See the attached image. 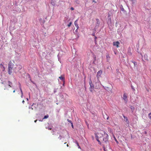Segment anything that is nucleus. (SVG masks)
<instances>
[{
  "instance_id": "obj_18",
  "label": "nucleus",
  "mask_w": 151,
  "mask_h": 151,
  "mask_svg": "<svg viewBox=\"0 0 151 151\" xmlns=\"http://www.w3.org/2000/svg\"><path fill=\"white\" fill-rule=\"evenodd\" d=\"M94 88H89V90L91 92H92L93 91V90L94 89Z\"/></svg>"
},
{
  "instance_id": "obj_28",
  "label": "nucleus",
  "mask_w": 151,
  "mask_h": 151,
  "mask_svg": "<svg viewBox=\"0 0 151 151\" xmlns=\"http://www.w3.org/2000/svg\"><path fill=\"white\" fill-rule=\"evenodd\" d=\"M71 126H72V127L73 128V123H71Z\"/></svg>"
},
{
  "instance_id": "obj_17",
  "label": "nucleus",
  "mask_w": 151,
  "mask_h": 151,
  "mask_svg": "<svg viewBox=\"0 0 151 151\" xmlns=\"http://www.w3.org/2000/svg\"><path fill=\"white\" fill-rule=\"evenodd\" d=\"M59 78L61 80H63L64 79V78L62 76L59 77Z\"/></svg>"
},
{
  "instance_id": "obj_30",
  "label": "nucleus",
  "mask_w": 151,
  "mask_h": 151,
  "mask_svg": "<svg viewBox=\"0 0 151 151\" xmlns=\"http://www.w3.org/2000/svg\"><path fill=\"white\" fill-rule=\"evenodd\" d=\"M24 100H23L22 101V103H24Z\"/></svg>"
},
{
  "instance_id": "obj_24",
  "label": "nucleus",
  "mask_w": 151,
  "mask_h": 151,
  "mask_svg": "<svg viewBox=\"0 0 151 151\" xmlns=\"http://www.w3.org/2000/svg\"><path fill=\"white\" fill-rule=\"evenodd\" d=\"M67 121L68 122H70L71 124L72 123V121L71 120H69V119H67Z\"/></svg>"
},
{
  "instance_id": "obj_36",
  "label": "nucleus",
  "mask_w": 151,
  "mask_h": 151,
  "mask_svg": "<svg viewBox=\"0 0 151 151\" xmlns=\"http://www.w3.org/2000/svg\"><path fill=\"white\" fill-rule=\"evenodd\" d=\"M132 1H135V0H131Z\"/></svg>"
},
{
  "instance_id": "obj_25",
  "label": "nucleus",
  "mask_w": 151,
  "mask_h": 151,
  "mask_svg": "<svg viewBox=\"0 0 151 151\" xmlns=\"http://www.w3.org/2000/svg\"><path fill=\"white\" fill-rule=\"evenodd\" d=\"M75 2L77 4H79L78 2V0H75Z\"/></svg>"
},
{
  "instance_id": "obj_2",
  "label": "nucleus",
  "mask_w": 151,
  "mask_h": 151,
  "mask_svg": "<svg viewBox=\"0 0 151 151\" xmlns=\"http://www.w3.org/2000/svg\"><path fill=\"white\" fill-rule=\"evenodd\" d=\"M14 61L10 60L9 61V64L8 67H11L13 68L14 66Z\"/></svg>"
},
{
  "instance_id": "obj_40",
  "label": "nucleus",
  "mask_w": 151,
  "mask_h": 151,
  "mask_svg": "<svg viewBox=\"0 0 151 151\" xmlns=\"http://www.w3.org/2000/svg\"><path fill=\"white\" fill-rule=\"evenodd\" d=\"M116 142H117V143H118V141H116Z\"/></svg>"
},
{
  "instance_id": "obj_29",
  "label": "nucleus",
  "mask_w": 151,
  "mask_h": 151,
  "mask_svg": "<svg viewBox=\"0 0 151 151\" xmlns=\"http://www.w3.org/2000/svg\"><path fill=\"white\" fill-rule=\"evenodd\" d=\"M109 118V116H108L106 118V119H108Z\"/></svg>"
},
{
  "instance_id": "obj_39",
  "label": "nucleus",
  "mask_w": 151,
  "mask_h": 151,
  "mask_svg": "<svg viewBox=\"0 0 151 151\" xmlns=\"http://www.w3.org/2000/svg\"><path fill=\"white\" fill-rule=\"evenodd\" d=\"M95 84H97V82L95 83Z\"/></svg>"
},
{
  "instance_id": "obj_10",
  "label": "nucleus",
  "mask_w": 151,
  "mask_h": 151,
  "mask_svg": "<svg viewBox=\"0 0 151 151\" xmlns=\"http://www.w3.org/2000/svg\"><path fill=\"white\" fill-rule=\"evenodd\" d=\"M4 63H2L0 64V68L1 69L2 71H4L5 70V67L4 66Z\"/></svg>"
},
{
  "instance_id": "obj_26",
  "label": "nucleus",
  "mask_w": 151,
  "mask_h": 151,
  "mask_svg": "<svg viewBox=\"0 0 151 151\" xmlns=\"http://www.w3.org/2000/svg\"><path fill=\"white\" fill-rule=\"evenodd\" d=\"M70 9L72 10H74V9L73 7H71V8H70Z\"/></svg>"
},
{
  "instance_id": "obj_16",
  "label": "nucleus",
  "mask_w": 151,
  "mask_h": 151,
  "mask_svg": "<svg viewBox=\"0 0 151 151\" xmlns=\"http://www.w3.org/2000/svg\"><path fill=\"white\" fill-rule=\"evenodd\" d=\"M49 117V116L48 114L46 115H45L43 119H47Z\"/></svg>"
},
{
  "instance_id": "obj_3",
  "label": "nucleus",
  "mask_w": 151,
  "mask_h": 151,
  "mask_svg": "<svg viewBox=\"0 0 151 151\" xmlns=\"http://www.w3.org/2000/svg\"><path fill=\"white\" fill-rule=\"evenodd\" d=\"M100 134H100L99 133H98V135H96V139L98 141V142H99V143L100 144H101V142L100 141L99 139V138L100 139H101L102 138V137H101V136H100V135H101Z\"/></svg>"
},
{
  "instance_id": "obj_9",
  "label": "nucleus",
  "mask_w": 151,
  "mask_h": 151,
  "mask_svg": "<svg viewBox=\"0 0 151 151\" xmlns=\"http://www.w3.org/2000/svg\"><path fill=\"white\" fill-rule=\"evenodd\" d=\"M123 99L125 101L127 102V94L125 93H124L123 94Z\"/></svg>"
},
{
  "instance_id": "obj_1",
  "label": "nucleus",
  "mask_w": 151,
  "mask_h": 151,
  "mask_svg": "<svg viewBox=\"0 0 151 151\" xmlns=\"http://www.w3.org/2000/svg\"><path fill=\"white\" fill-rule=\"evenodd\" d=\"M102 71L101 70H99L97 73V76H96L98 78V81L100 83H101V82L99 80V78H100V77L101 76V74H102Z\"/></svg>"
},
{
  "instance_id": "obj_22",
  "label": "nucleus",
  "mask_w": 151,
  "mask_h": 151,
  "mask_svg": "<svg viewBox=\"0 0 151 151\" xmlns=\"http://www.w3.org/2000/svg\"><path fill=\"white\" fill-rule=\"evenodd\" d=\"M76 143L77 144V146H78V148H80V147L79 146L78 143L77 141L76 142Z\"/></svg>"
},
{
  "instance_id": "obj_11",
  "label": "nucleus",
  "mask_w": 151,
  "mask_h": 151,
  "mask_svg": "<svg viewBox=\"0 0 151 151\" xmlns=\"http://www.w3.org/2000/svg\"><path fill=\"white\" fill-rule=\"evenodd\" d=\"M74 24L75 26L77 28V29H78L79 27L77 24V20H76L74 22Z\"/></svg>"
},
{
  "instance_id": "obj_19",
  "label": "nucleus",
  "mask_w": 151,
  "mask_h": 151,
  "mask_svg": "<svg viewBox=\"0 0 151 151\" xmlns=\"http://www.w3.org/2000/svg\"><path fill=\"white\" fill-rule=\"evenodd\" d=\"M72 24V22H70L69 23L68 25V26L69 27H70L71 26Z\"/></svg>"
},
{
  "instance_id": "obj_12",
  "label": "nucleus",
  "mask_w": 151,
  "mask_h": 151,
  "mask_svg": "<svg viewBox=\"0 0 151 151\" xmlns=\"http://www.w3.org/2000/svg\"><path fill=\"white\" fill-rule=\"evenodd\" d=\"M8 85L10 87H12V82L10 81H9L8 83Z\"/></svg>"
},
{
  "instance_id": "obj_34",
  "label": "nucleus",
  "mask_w": 151,
  "mask_h": 151,
  "mask_svg": "<svg viewBox=\"0 0 151 151\" xmlns=\"http://www.w3.org/2000/svg\"><path fill=\"white\" fill-rule=\"evenodd\" d=\"M15 92V90H14L13 91V93H14Z\"/></svg>"
},
{
  "instance_id": "obj_33",
  "label": "nucleus",
  "mask_w": 151,
  "mask_h": 151,
  "mask_svg": "<svg viewBox=\"0 0 151 151\" xmlns=\"http://www.w3.org/2000/svg\"><path fill=\"white\" fill-rule=\"evenodd\" d=\"M37 120H35V121H34V122H37Z\"/></svg>"
},
{
  "instance_id": "obj_14",
  "label": "nucleus",
  "mask_w": 151,
  "mask_h": 151,
  "mask_svg": "<svg viewBox=\"0 0 151 151\" xmlns=\"http://www.w3.org/2000/svg\"><path fill=\"white\" fill-rule=\"evenodd\" d=\"M106 59H107V61H109V59H110V57L109 56V55L108 54H107V55H106Z\"/></svg>"
},
{
  "instance_id": "obj_38",
  "label": "nucleus",
  "mask_w": 151,
  "mask_h": 151,
  "mask_svg": "<svg viewBox=\"0 0 151 151\" xmlns=\"http://www.w3.org/2000/svg\"><path fill=\"white\" fill-rule=\"evenodd\" d=\"M66 143H67L66 142H65V143H64V144H66Z\"/></svg>"
},
{
  "instance_id": "obj_41",
  "label": "nucleus",
  "mask_w": 151,
  "mask_h": 151,
  "mask_svg": "<svg viewBox=\"0 0 151 151\" xmlns=\"http://www.w3.org/2000/svg\"><path fill=\"white\" fill-rule=\"evenodd\" d=\"M93 35V36H94V34Z\"/></svg>"
},
{
  "instance_id": "obj_5",
  "label": "nucleus",
  "mask_w": 151,
  "mask_h": 151,
  "mask_svg": "<svg viewBox=\"0 0 151 151\" xmlns=\"http://www.w3.org/2000/svg\"><path fill=\"white\" fill-rule=\"evenodd\" d=\"M13 68L8 67V72L9 74L11 75L12 74Z\"/></svg>"
},
{
  "instance_id": "obj_23",
  "label": "nucleus",
  "mask_w": 151,
  "mask_h": 151,
  "mask_svg": "<svg viewBox=\"0 0 151 151\" xmlns=\"http://www.w3.org/2000/svg\"><path fill=\"white\" fill-rule=\"evenodd\" d=\"M131 109L132 110V111H133V110H134V107H133V106H131Z\"/></svg>"
},
{
  "instance_id": "obj_27",
  "label": "nucleus",
  "mask_w": 151,
  "mask_h": 151,
  "mask_svg": "<svg viewBox=\"0 0 151 151\" xmlns=\"http://www.w3.org/2000/svg\"><path fill=\"white\" fill-rule=\"evenodd\" d=\"M92 2H94L95 3H96V1H95V0H93L92 1Z\"/></svg>"
},
{
  "instance_id": "obj_15",
  "label": "nucleus",
  "mask_w": 151,
  "mask_h": 151,
  "mask_svg": "<svg viewBox=\"0 0 151 151\" xmlns=\"http://www.w3.org/2000/svg\"><path fill=\"white\" fill-rule=\"evenodd\" d=\"M17 66L19 70H20L22 68V66L20 65H17Z\"/></svg>"
},
{
  "instance_id": "obj_37",
  "label": "nucleus",
  "mask_w": 151,
  "mask_h": 151,
  "mask_svg": "<svg viewBox=\"0 0 151 151\" xmlns=\"http://www.w3.org/2000/svg\"><path fill=\"white\" fill-rule=\"evenodd\" d=\"M67 147H68V144H67Z\"/></svg>"
},
{
  "instance_id": "obj_6",
  "label": "nucleus",
  "mask_w": 151,
  "mask_h": 151,
  "mask_svg": "<svg viewBox=\"0 0 151 151\" xmlns=\"http://www.w3.org/2000/svg\"><path fill=\"white\" fill-rule=\"evenodd\" d=\"M89 84L90 85V86L89 88H94V85L92 83V81H91V79H90L89 81Z\"/></svg>"
},
{
  "instance_id": "obj_21",
  "label": "nucleus",
  "mask_w": 151,
  "mask_h": 151,
  "mask_svg": "<svg viewBox=\"0 0 151 151\" xmlns=\"http://www.w3.org/2000/svg\"><path fill=\"white\" fill-rule=\"evenodd\" d=\"M148 116L150 119H151V112L149 114Z\"/></svg>"
},
{
  "instance_id": "obj_35",
  "label": "nucleus",
  "mask_w": 151,
  "mask_h": 151,
  "mask_svg": "<svg viewBox=\"0 0 151 151\" xmlns=\"http://www.w3.org/2000/svg\"><path fill=\"white\" fill-rule=\"evenodd\" d=\"M97 39V37H95V39Z\"/></svg>"
},
{
  "instance_id": "obj_31",
  "label": "nucleus",
  "mask_w": 151,
  "mask_h": 151,
  "mask_svg": "<svg viewBox=\"0 0 151 151\" xmlns=\"http://www.w3.org/2000/svg\"><path fill=\"white\" fill-rule=\"evenodd\" d=\"M132 88L134 90V91L135 90V89L133 88V86H132Z\"/></svg>"
},
{
  "instance_id": "obj_4",
  "label": "nucleus",
  "mask_w": 151,
  "mask_h": 151,
  "mask_svg": "<svg viewBox=\"0 0 151 151\" xmlns=\"http://www.w3.org/2000/svg\"><path fill=\"white\" fill-rule=\"evenodd\" d=\"M119 42L118 41L114 42L113 43V45L116 46L117 48L119 47Z\"/></svg>"
},
{
  "instance_id": "obj_13",
  "label": "nucleus",
  "mask_w": 151,
  "mask_h": 151,
  "mask_svg": "<svg viewBox=\"0 0 151 151\" xmlns=\"http://www.w3.org/2000/svg\"><path fill=\"white\" fill-rule=\"evenodd\" d=\"M123 117H124V118L125 119H126V121L127 122V123H129V121H128V119H127V117L125 116H123Z\"/></svg>"
},
{
  "instance_id": "obj_32",
  "label": "nucleus",
  "mask_w": 151,
  "mask_h": 151,
  "mask_svg": "<svg viewBox=\"0 0 151 151\" xmlns=\"http://www.w3.org/2000/svg\"><path fill=\"white\" fill-rule=\"evenodd\" d=\"M48 129L49 130H51V128H48Z\"/></svg>"
},
{
  "instance_id": "obj_8",
  "label": "nucleus",
  "mask_w": 151,
  "mask_h": 151,
  "mask_svg": "<svg viewBox=\"0 0 151 151\" xmlns=\"http://www.w3.org/2000/svg\"><path fill=\"white\" fill-rule=\"evenodd\" d=\"M19 88L21 92V98H22L23 97V93L22 91V89L21 85L19 83Z\"/></svg>"
},
{
  "instance_id": "obj_20",
  "label": "nucleus",
  "mask_w": 151,
  "mask_h": 151,
  "mask_svg": "<svg viewBox=\"0 0 151 151\" xmlns=\"http://www.w3.org/2000/svg\"><path fill=\"white\" fill-rule=\"evenodd\" d=\"M63 137L62 136H61V135H60L59 137H58V138L59 139H61Z\"/></svg>"
},
{
  "instance_id": "obj_7",
  "label": "nucleus",
  "mask_w": 151,
  "mask_h": 151,
  "mask_svg": "<svg viewBox=\"0 0 151 151\" xmlns=\"http://www.w3.org/2000/svg\"><path fill=\"white\" fill-rule=\"evenodd\" d=\"M104 136L106 137L105 138H104L103 139V141L104 142H106L107 141L108 139V135L107 134H105Z\"/></svg>"
}]
</instances>
